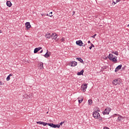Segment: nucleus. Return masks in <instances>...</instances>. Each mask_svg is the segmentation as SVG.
I'll list each match as a JSON object with an SVG mask.
<instances>
[{
  "label": "nucleus",
  "mask_w": 129,
  "mask_h": 129,
  "mask_svg": "<svg viewBox=\"0 0 129 129\" xmlns=\"http://www.w3.org/2000/svg\"><path fill=\"white\" fill-rule=\"evenodd\" d=\"M47 51V52L44 55L45 58H48V57H50V56H51V54L48 52V50Z\"/></svg>",
  "instance_id": "nucleus-11"
},
{
  "label": "nucleus",
  "mask_w": 129,
  "mask_h": 129,
  "mask_svg": "<svg viewBox=\"0 0 129 129\" xmlns=\"http://www.w3.org/2000/svg\"><path fill=\"white\" fill-rule=\"evenodd\" d=\"M51 37H53V35H52V34L50 35H45V38H46V39H50Z\"/></svg>",
  "instance_id": "nucleus-19"
},
{
  "label": "nucleus",
  "mask_w": 129,
  "mask_h": 129,
  "mask_svg": "<svg viewBox=\"0 0 129 129\" xmlns=\"http://www.w3.org/2000/svg\"><path fill=\"white\" fill-rule=\"evenodd\" d=\"M52 37L53 36L54 40H56V39H57V34H56V33H52Z\"/></svg>",
  "instance_id": "nucleus-13"
},
{
  "label": "nucleus",
  "mask_w": 129,
  "mask_h": 129,
  "mask_svg": "<svg viewBox=\"0 0 129 129\" xmlns=\"http://www.w3.org/2000/svg\"><path fill=\"white\" fill-rule=\"evenodd\" d=\"M88 43V44H90V40H89Z\"/></svg>",
  "instance_id": "nucleus-44"
},
{
  "label": "nucleus",
  "mask_w": 129,
  "mask_h": 129,
  "mask_svg": "<svg viewBox=\"0 0 129 129\" xmlns=\"http://www.w3.org/2000/svg\"><path fill=\"white\" fill-rule=\"evenodd\" d=\"M96 36V34H95L93 36H92V38H95V36Z\"/></svg>",
  "instance_id": "nucleus-36"
},
{
  "label": "nucleus",
  "mask_w": 129,
  "mask_h": 129,
  "mask_svg": "<svg viewBox=\"0 0 129 129\" xmlns=\"http://www.w3.org/2000/svg\"><path fill=\"white\" fill-rule=\"evenodd\" d=\"M121 67H122V65H121V64H120V65L118 66L116 68L115 72H117V71H118V70H120V69H121Z\"/></svg>",
  "instance_id": "nucleus-8"
},
{
  "label": "nucleus",
  "mask_w": 129,
  "mask_h": 129,
  "mask_svg": "<svg viewBox=\"0 0 129 129\" xmlns=\"http://www.w3.org/2000/svg\"><path fill=\"white\" fill-rule=\"evenodd\" d=\"M49 14H53V13L52 12H50Z\"/></svg>",
  "instance_id": "nucleus-46"
},
{
  "label": "nucleus",
  "mask_w": 129,
  "mask_h": 129,
  "mask_svg": "<svg viewBox=\"0 0 129 129\" xmlns=\"http://www.w3.org/2000/svg\"><path fill=\"white\" fill-rule=\"evenodd\" d=\"M85 46H86V44H84V43L82 45V46L83 47H85Z\"/></svg>",
  "instance_id": "nucleus-35"
},
{
  "label": "nucleus",
  "mask_w": 129,
  "mask_h": 129,
  "mask_svg": "<svg viewBox=\"0 0 129 129\" xmlns=\"http://www.w3.org/2000/svg\"><path fill=\"white\" fill-rule=\"evenodd\" d=\"M54 128H56V127H58V128H59V127H60V125L59 124H54Z\"/></svg>",
  "instance_id": "nucleus-20"
},
{
  "label": "nucleus",
  "mask_w": 129,
  "mask_h": 129,
  "mask_svg": "<svg viewBox=\"0 0 129 129\" xmlns=\"http://www.w3.org/2000/svg\"><path fill=\"white\" fill-rule=\"evenodd\" d=\"M84 72V71L82 70L81 72H78L77 73V75L80 76V75H83V73Z\"/></svg>",
  "instance_id": "nucleus-14"
},
{
  "label": "nucleus",
  "mask_w": 129,
  "mask_h": 129,
  "mask_svg": "<svg viewBox=\"0 0 129 129\" xmlns=\"http://www.w3.org/2000/svg\"><path fill=\"white\" fill-rule=\"evenodd\" d=\"M39 68L40 70H43V69H44V67H40Z\"/></svg>",
  "instance_id": "nucleus-30"
},
{
  "label": "nucleus",
  "mask_w": 129,
  "mask_h": 129,
  "mask_svg": "<svg viewBox=\"0 0 129 129\" xmlns=\"http://www.w3.org/2000/svg\"><path fill=\"white\" fill-rule=\"evenodd\" d=\"M117 119H118V121H121L122 120V119H123L122 116H119V117H118Z\"/></svg>",
  "instance_id": "nucleus-18"
},
{
  "label": "nucleus",
  "mask_w": 129,
  "mask_h": 129,
  "mask_svg": "<svg viewBox=\"0 0 129 129\" xmlns=\"http://www.w3.org/2000/svg\"><path fill=\"white\" fill-rule=\"evenodd\" d=\"M80 98H78L79 99V103H81V102H82V101H83V98H81V100H79Z\"/></svg>",
  "instance_id": "nucleus-24"
},
{
  "label": "nucleus",
  "mask_w": 129,
  "mask_h": 129,
  "mask_svg": "<svg viewBox=\"0 0 129 129\" xmlns=\"http://www.w3.org/2000/svg\"><path fill=\"white\" fill-rule=\"evenodd\" d=\"M0 85H3V83H2V82H0Z\"/></svg>",
  "instance_id": "nucleus-43"
},
{
  "label": "nucleus",
  "mask_w": 129,
  "mask_h": 129,
  "mask_svg": "<svg viewBox=\"0 0 129 129\" xmlns=\"http://www.w3.org/2000/svg\"><path fill=\"white\" fill-rule=\"evenodd\" d=\"M116 3H118V2H120V0H116Z\"/></svg>",
  "instance_id": "nucleus-39"
},
{
  "label": "nucleus",
  "mask_w": 129,
  "mask_h": 129,
  "mask_svg": "<svg viewBox=\"0 0 129 129\" xmlns=\"http://www.w3.org/2000/svg\"><path fill=\"white\" fill-rule=\"evenodd\" d=\"M70 65L72 67H75V66H76V65H77V62L72 61L70 63Z\"/></svg>",
  "instance_id": "nucleus-9"
},
{
  "label": "nucleus",
  "mask_w": 129,
  "mask_h": 129,
  "mask_svg": "<svg viewBox=\"0 0 129 129\" xmlns=\"http://www.w3.org/2000/svg\"><path fill=\"white\" fill-rule=\"evenodd\" d=\"M43 122L42 121H37L36 122V123H39V124H42Z\"/></svg>",
  "instance_id": "nucleus-29"
},
{
  "label": "nucleus",
  "mask_w": 129,
  "mask_h": 129,
  "mask_svg": "<svg viewBox=\"0 0 129 129\" xmlns=\"http://www.w3.org/2000/svg\"><path fill=\"white\" fill-rule=\"evenodd\" d=\"M78 61H79V59H77Z\"/></svg>",
  "instance_id": "nucleus-47"
},
{
  "label": "nucleus",
  "mask_w": 129,
  "mask_h": 129,
  "mask_svg": "<svg viewBox=\"0 0 129 129\" xmlns=\"http://www.w3.org/2000/svg\"><path fill=\"white\" fill-rule=\"evenodd\" d=\"M41 16H46V14H41Z\"/></svg>",
  "instance_id": "nucleus-41"
},
{
  "label": "nucleus",
  "mask_w": 129,
  "mask_h": 129,
  "mask_svg": "<svg viewBox=\"0 0 129 129\" xmlns=\"http://www.w3.org/2000/svg\"><path fill=\"white\" fill-rule=\"evenodd\" d=\"M93 116L96 119H98L99 118H100V114H99V113L97 111H95L93 112Z\"/></svg>",
  "instance_id": "nucleus-1"
},
{
  "label": "nucleus",
  "mask_w": 129,
  "mask_h": 129,
  "mask_svg": "<svg viewBox=\"0 0 129 129\" xmlns=\"http://www.w3.org/2000/svg\"><path fill=\"white\" fill-rule=\"evenodd\" d=\"M76 44L78 46H80L81 47H82V45H83V42L82 40H80L76 41Z\"/></svg>",
  "instance_id": "nucleus-5"
},
{
  "label": "nucleus",
  "mask_w": 129,
  "mask_h": 129,
  "mask_svg": "<svg viewBox=\"0 0 129 129\" xmlns=\"http://www.w3.org/2000/svg\"><path fill=\"white\" fill-rule=\"evenodd\" d=\"M89 104H92V100L90 99L88 100Z\"/></svg>",
  "instance_id": "nucleus-26"
},
{
  "label": "nucleus",
  "mask_w": 129,
  "mask_h": 129,
  "mask_svg": "<svg viewBox=\"0 0 129 129\" xmlns=\"http://www.w3.org/2000/svg\"><path fill=\"white\" fill-rule=\"evenodd\" d=\"M40 53H43V49L40 51Z\"/></svg>",
  "instance_id": "nucleus-42"
},
{
  "label": "nucleus",
  "mask_w": 129,
  "mask_h": 129,
  "mask_svg": "<svg viewBox=\"0 0 129 129\" xmlns=\"http://www.w3.org/2000/svg\"><path fill=\"white\" fill-rule=\"evenodd\" d=\"M62 123H64V122H61L60 123V124H59V125L60 126V125H62Z\"/></svg>",
  "instance_id": "nucleus-34"
},
{
  "label": "nucleus",
  "mask_w": 129,
  "mask_h": 129,
  "mask_svg": "<svg viewBox=\"0 0 129 129\" xmlns=\"http://www.w3.org/2000/svg\"><path fill=\"white\" fill-rule=\"evenodd\" d=\"M119 83H120V80H119V79H115L112 82V84L115 86L117 85V84H119Z\"/></svg>",
  "instance_id": "nucleus-2"
},
{
  "label": "nucleus",
  "mask_w": 129,
  "mask_h": 129,
  "mask_svg": "<svg viewBox=\"0 0 129 129\" xmlns=\"http://www.w3.org/2000/svg\"><path fill=\"white\" fill-rule=\"evenodd\" d=\"M25 27L27 29V30H29L30 28H31V24H30V22H26L25 23Z\"/></svg>",
  "instance_id": "nucleus-6"
},
{
  "label": "nucleus",
  "mask_w": 129,
  "mask_h": 129,
  "mask_svg": "<svg viewBox=\"0 0 129 129\" xmlns=\"http://www.w3.org/2000/svg\"><path fill=\"white\" fill-rule=\"evenodd\" d=\"M117 56H114L113 57L110 61H112V62H116L117 61Z\"/></svg>",
  "instance_id": "nucleus-12"
},
{
  "label": "nucleus",
  "mask_w": 129,
  "mask_h": 129,
  "mask_svg": "<svg viewBox=\"0 0 129 129\" xmlns=\"http://www.w3.org/2000/svg\"><path fill=\"white\" fill-rule=\"evenodd\" d=\"M89 49H90V50H91V49H92V46H90V47H89Z\"/></svg>",
  "instance_id": "nucleus-38"
},
{
  "label": "nucleus",
  "mask_w": 129,
  "mask_h": 129,
  "mask_svg": "<svg viewBox=\"0 0 129 129\" xmlns=\"http://www.w3.org/2000/svg\"><path fill=\"white\" fill-rule=\"evenodd\" d=\"M60 41H61V42H64V38H61V39H60Z\"/></svg>",
  "instance_id": "nucleus-33"
},
{
  "label": "nucleus",
  "mask_w": 129,
  "mask_h": 129,
  "mask_svg": "<svg viewBox=\"0 0 129 129\" xmlns=\"http://www.w3.org/2000/svg\"><path fill=\"white\" fill-rule=\"evenodd\" d=\"M41 49H42V47L35 48L34 50V53L35 54H36V53H38V52H39V51H40V50H41Z\"/></svg>",
  "instance_id": "nucleus-7"
},
{
  "label": "nucleus",
  "mask_w": 129,
  "mask_h": 129,
  "mask_svg": "<svg viewBox=\"0 0 129 129\" xmlns=\"http://www.w3.org/2000/svg\"><path fill=\"white\" fill-rule=\"evenodd\" d=\"M45 36H50V33L49 32L46 33Z\"/></svg>",
  "instance_id": "nucleus-31"
},
{
  "label": "nucleus",
  "mask_w": 129,
  "mask_h": 129,
  "mask_svg": "<svg viewBox=\"0 0 129 129\" xmlns=\"http://www.w3.org/2000/svg\"><path fill=\"white\" fill-rule=\"evenodd\" d=\"M39 67H44L43 62H40L39 64Z\"/></svg>",
  "instance_id": "nucleus-27"
},
{
  "label": "nucleus",
  "mask_w": 129,
  "mask_h": 129,
  "mask_svg": "<svg viewBox=\"0 0 129 129\" xmlns=\"http://www.w3.org/2000/svg\"><path fill=\"white\" fill-rule=\"evenodd\" d=\"M81 88H83L84 89H87V84H84L83 85H82Z\"/></svg>",
  "instance_id": "nucleus-10"
},
{
  "label": "nucleus",
  "mask_w": 129,
  "mask_h": 129,
  "mask_svg": "<svg viewBox=\"0 0 129 129\" xmlns=\"http://www.w3.org/2000/svg\"><path fill=\"white\" fill-rule=\"evenodd\" d=\"M91 46L92 47H94V45L91 44Z\"/></svg>",
  "instance_id": "nucleus-40"
},
{
  "label": "nucleus",
  "mask_w": 129,
  "mask_h": 129,
  "mask_svg": "<svg viewBox=\"0 0 129 129\" xmlns=\"http://www.w3.org/2000/svg\"><path fill=\"white\" fill-rule=\"evenodd\" d=\"M48 125L51 126V127H54V124L52 123H50L48 124Z\"/></svg>",
  "instance_id": "nucleus-22"
},
{
  "label": "nucleus",
  "mask_w": 129,
  "mask_h": 129,
  "mask_svg": "<svg viewBox=\"0 0 129 129\" xmlns=\"http://www.w3.org/2000/svg\"><path fill=\"white\" fill-rule=\"evenodd\" d=\"M11 76H13V74H10L7 78V81H9L11 79Z\"/></svg>",
  "instance_id": "nucleus-16"
},
{
  "label": "nucleus",
  "mask_w": 129,
  "mask_h": 129,
  "mask_svg": "<svg viewBox=\"0 0 129 129\" xmlns=\"http://www.w3.org/2000/svg\"><path fill=\"white\" fill-rule=\"evenodd\" d=\"M0 33H2V32H1V30H0Z\"/></svg>",
  "instance_id": "nucleus-48"
},
{
  "label": "nucleus",
  "mask_w": 129,
  "mask_h": 129,
  "mask_svg": "<svg viewBox=\"0 0 129 129\" xmlns=\"http://www.w3.org/2000/svg\"><path fill=\"white\" fill-rule=\"evenodd\" d=\"M82 91H83V92H85V91H86V90H85V89H83V88H82Z\"/></svg>",
  "instance_id": "nucleus-32"
},
{
  "label": "nucleus",
  "mask_w": 129,
  "mask_h": 129,
  "mask_svg": "<svg viewBox=\"0 0 129 129\" xmlns=\"http://www.w3.org/2000/svg\"><path fill=\"white\" fill-rule=\"evenodd\" d=\"M33 96L32 94H29V95L25 94L24 99H31Z\"/></svg>",
  "instance_id": "nucleus-3"
},
{
  "label": "nucleus",
  "mask_w": 129,
  "mask_h": 129,
  "mask_svg": "<svg viewBox=\"0 0 129 129\" xmlns=\"http://www.w3.org/2000/svg\"><path fill=\"white\" fill-rule=\"evenodd\" d=\"M112 53H113V54H114L116 56H118V52H117V51H116L115 52H113Z\"/></svg>",
  "instance_id": "nucleus-23"
},
{
  "label": "nucleus",
  "mask_w": 129,
  "mask_h": 129,
  "mask_svg": "<svg viewBox=\"0 0 129 129\" xmlns=\"http://www.w3.org/2000/svg\"><path fill=\"white\" fill-rule=\"evenodd\" d=\"M74 15H75V11H74V12H73V16H74Z\"/></svg>",
  "instance_id": "nucleus-37"
},
{
  "label": "nucleus",
  "mask_w": 129,
  "mask_h": 129,
  "mask_svg": "<svg viewBox=\"0 0 129 129\" xmlns=\"http://www.w3.org/2000/svg\"><path fill=\"white\" fill-rule=\"evenodd\" d=\"M113 55L111 54H109V56H108V58L109 59V60H111L113 58Z\"/></svg>",
  "instance_id": "nucleus-17"
},
{
  "label": "nucleus",
  "mask_w": 129,
  "mask_h": 129,
  "mask_svg": "<svg viewBox=\"0 0 129 129\" xmlns=\"http://www.w3.org/2000/svg\"><path fill=\"white\" fill-rule=\"evenodd\" d=\"M46 16H48V17H53V15L52 14H50V13L49 14H47Z\"/></svg>",
  "instance_id": "nucleus-28"
},
{
  "label": "nucleus",
  "mask_w": 129,
  "mask_h": 129,
  "mask_svg": "<svg viewBox=\"0 0 129 129\" xmlns=\"http://www.w3.org/2000/svg\"><path fill=\"white\" fill-rule=\"evenodd\" d=\"M7 5L8 7H12V3H11V1H7Z\"/></svg>",
  "instance_id": "nucleus-15"
},
{
  "label": "nucleus",
  "mask_w": 129,
  "mask_h": 129,
  "mask_svg": "<svg viewBox=\"0 0 129 129\" xmlns=\"http://www.w3.org/2000/svg\"><path fill=\"white\" fill-rule=\"evenodd\" d=\"M113 3H114V5H115V4L117 3H116V2H113Z\"/></svg>",
  "instance_id": "nucleus-45"
},
{
  "label": "nucleus",
  "mask_w": 129,
  "mask_h": 129,
  "mask_svg": "<svg viewBox=\"0 0 129 129\" xmlns=\"http://www.w3.org/2000/svg\"><path fill=\"white\" fill-rule=\"evenodd\" d=\"M109 111H110V109L109 108H106L103 112V114H109Z\"/></svg>",
  "instance_id": "nucleus-4"
},
{
  "label": "nucleus",
  "mask_w": 129,
  "mask_h": 129,
  "mask_svg": "<svg viewBox=\"0 0 129 129\" xmlns=\"http://www.w3.org/2000/svg\"><path fill=\"white\" fill-rule=\"evenodd\" d=\"M48 123H46L45 122H42L41 124H43V125H44V126H45L48 125Z\"/></svg>",
  "instance_id": "nucleus-25"
},
{
  "label": "nucleus",
  "mask_w": 129,
  "mask_h": 129,
  "mask_svg": "<svg viewBox=\"0 0 129 129\" xmlns=\"http://www.w3.org/2000/svg\"><path fill=\"white\" fill-rule=\"evenodd\" d=\"M76 59H79V61H80L81 63H83V59H82V58L77 57Z\"/></svg>",
  "instance_id": "nucleus-21"
}]
</instances>
